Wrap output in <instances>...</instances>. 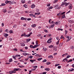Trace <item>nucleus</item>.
<instances>
[{
	"label": "nucleus",
	"instance_id": "1",
	"mask_svg": "<svg viewBox=\"0 0 74 74\" xmlns=\"http://www.w3.org/2000/svg\"><path fill=\"white\" fill-rule=\"evenodd\" d=\"M62 4L61 5H65V7H66V6H67L69 4V3H67L66 2H62Z\"/></svg>",
	"mask_w": 74,
	"mask_h": 74
},
{
	"label": "nucleus",
	"instance_id": "2",
	"mask_svg": "<svg viewBox=\"0 0 74 74\" xmlns=\"http://www.w3.org/2000/svg\"><path fill=\"white\" fill-rule=\"evenodd\" d=\"M52 38H50L49 40L47 41V43L48 44H50V43H51V42H52V41H51V40H52Z\"/></svg>",
	"mask_w": 74,
	"mask_h": 74
},
{
	"label": "nucleus",
	"instance_id": "3",
	"mask_svg": "<svg viewBox=\"0 0 74 74\" xmlns=\"http://www.w3.org/2000/svg\"><path fill=\"white\" fill-rule=\"evenodd\" d=\"M16 56H17L18 57H20L21 56V55H18L17 54L15 56H13L12 57L14 59H15V60H16Z\"/></svg>",
	"mask_w": 74,
	"mask_h": 74
},
{
	"label": "nucleus",
	"instance_id": "4",
	"mask_svg": "<svg viewBox=\"0 0 74 74\" xmlns=\"http://www.w3.org/2000/svg\"><path fill=\"white\" fill-rule=\"evenodd\" d=\"M14 71H15V73L16 72V71H19V70H21V69L19 68H16V69H14Z\"/></svg>",
	"mask_w": 74,
	"mask_h": 74
},
{
	"label": "nucleus",
	"instance_id": "5",
	"mask_svg": "<svg viewBox=\"0 0 74 74\" xmlns=\"http://www.w3.org/2000/svg\"><path fill=\"white\" fill-rule=\"evenodd\" d=\"M69 8L70 10H71L72 8H73V6L72 5V4H71L69 5Z\"/></svg>",
	"mask_w": 74,
	"mask_h": 74
},
{
	"label": "nucleus",
	"instance_id": "6",
	"mask_svg": "<svg viewBox=\"0 0 74 74\" xmlns=\"http://www.w3.org/2000/svg\"><path fill=\"white\" fill-rule=\"evenodd\" d=\"M5 3H6V4H7L8 3H9L10 4H12V3H11V1H6Z\"/></svg>",
	"mask_w": 74,
	"mask_h": 74
},
{
	"label": "nucleus",
	"instance_id": "7",
	"mask_svg": "<svg viewBox=\"0 0 74 74\" xmlns=\"http://www.w3.org/2000/svg\"><path fill=\"white\" fill-rule=\"evenodd\" d=\"M9 73L10 74H12V73H15V71H9Z\"/></svg>",
	"mask_w": 74,
	"mask_h": 74
},
{
	"label": "nucleus",
	"instance_id": "8",
	"mask_svg": "<svg viewBox=\"0 0 74 74\" xmlns=\"http://www.w3.org/2000/svg\"><path fill=\"white\" fill-rule=\"evenodd\" d=\"M32 34V32H31L29 33V34L28 35H26V36H27V37H30L31 35Z\"/></svg>",
	"mask_w": 74,
	"mask_h": 74
},
{
	"label": "nucleus",
	"instance_id": "9",
	"mask_svg": "<svg viewBox=\"0 0 74 74\" xmlns=\"http://www.w3.org/2000/svg\"><path fill=\"white\" fill-rule=\"evenodd\" d=\"M31 8H35V5H34V4H32L31 5Z\"/></svg>",
	"mask_w": 74,
	"mask_h": 74
},
{
	"label": "nucleus",
	"instance_id": "10",
	"mask_svg": "<svg viewBox=\"0 0 74 74\" xmlns=\"http://www.w3.org/2000/svg\"><path fill=\"white\" fill-rule=\"evenodd\" d=\"M24 37H27V36H26V33H24L23 34H22L21 35V37H22V36H24Z\"/></svg>",
	"mask_w": 74,
	"mask_h": 74
},
{
	"label": "nucleus",
	"instance_id": "11",
	"mask_svg": "<svg viewBox=\"0 0 74 74\" xmlns=\"http://www.w3.org/2000/svg\"><path fill=\"white\" fill-rule=\"evenodd\" d=\"M74 70V69L73 68L71 69H69L68 70L69 72H70V71H73Z\"/></svg>",
	"mask_w": 74,
	"mask_h": 74
},
{
	"label": "nucleus",
	"instance_id": "12",
	"mask_svg": "<svg viewBox=\"0 0 74 74\" xmlns=\"http://www.w3.org/2000/svg\"><path fill=\"white\" fill-rule=\"evenodd\" d=\"M31 26L32 27H35L36 26V24H34L32 25Z\"/></svg>",
	"mask_w": 74,
	"mask_h": 74
},
{
	"label": "nucleus",
	"instance_id": "13",
	"mask_svg": "<svg viewBox=\"0 0 74 74\" xmlns=\"http://www.w3.org/2000/svg\"><path fill=\"white\" fill-rule=\"evenodd\" d=\"M55 26V24H53V25H52L51 26L49 27V28L50 29H51V28H53V27L54 26Z\"/></svg>",
	"mask_w": 74,
	"mask_h": 74
},
{
	"label": "nucleus",
	"instance_id": "14",
	"mask_svg": "<svg viewBox=\"0 0 74 74\" xmlns=\"http://www.w3.org/2000/svg\"><path fill=\"white\" fill-rule=\"evenodd\" d=\"M7 36H8V34H5L4 35V37L7 38Z\"/></svg>",
	"mask_w": 74,
	"mask_h": 74
},
{
	"label": "nucleus",
	"instance_id": "15",
	"mask_svg": "<svg viewBox=\"0 0 74 74\" xmlns=\"http://www.w3.org/2000/svg\"><path fill=\"white\" fill-rule=\"evenodd\" d=\"M40 12L35 13V15H40Z\"/></svg>",
	"mask_w": 74,
	"mask_h": 74
},
{
	"label": "nucleus",
	"instance_id": "16",
	"mask_svg": "<svg viewBox=\"0 0 74 74\" xmlns=\"http://www.w3.org/2000/svg\"><path fill=\"white\" fill-rule=\"evenodd\" d=\"M30 47L31 48H33L34 49L35 48V47H34V46H33V45H30Z\"/></svg>",
	"mask_w": 74,
	"mask_h": 74
},
{
	"label": "nucleus",
	"instance_id": "17",
	"mask_svg": "<svg viewBox=\"0 0 74 74\" xmlns=\"http://www.w3.org/2000/svg\"><path fill=\"white\" fill-rule=\"evenodd\" d=\"M3 12L4 13L6 12H7V10L5 9H4L3 10Z\"/></svg>",
	"mask_w": 74,
	"mask_h": 74
},
{
	"label": "nucleus",
	"instance_id": "18",
	"mask_svg": "<svg viewBox=\"0 0 74 74\" xmlns=\"http://www.w3.org/2000/svg\"><path fill=\"white\" fill-rule=\"evenodd\" d=\"M67 38H68V40H71V37H69V36H67Z\"/></svg>",
	"mask_w": 74,
	"mask_h": 74
},
{
	"label": "nucleus",
	"instance_id": "19",
	"mask_svg": "<svg viewBox=\"0 0 74 74\" xmlns=\"http://www.w3.org/2000/svg\"><path fill=\"white\" fill-rule=\"evenodd\" d=\"M49 58H51V59H52L53 58V56H48Z\"/></svg>",
	"mask_w": 74,
	"mask_h": 74
},
{
	"label": "nucleus",
	"instance_id": "20",
	"mask_svg": "<svg viewBox=\"0 0 74 74\" xmlns=\"http://www.w3.org/2000/svg\"><path fill=\"white\" fill-rule=\"evenodd\" d=\"M12 62V58L10 59L9 61V62Z\"/></svg>",
	"mask_w": 74,
	"mask_h": 74
},
{
	"label": "nucleus",
	"instance_id": "21",
	"mask_svg": "<svg viewBox=\"0 0 74 74\" xmlns=\"http://www.w3.org/2000/svg\"><path fill=\"white\" fill-rule=\"evenodd\" d=\"M49 68H47L45 69V70L46 71H49Z\"/></svg>",
	"mask_w": 74,
	"mask_h": 74
},
{
	"label": "nucleus",
	"instance_id": "22",
	"mask_svg": "<svg viewBox=\"0 0 74 74\" xmlns=\"http://www.w3.org/2000/svg\"><path fill=\"white\" fill-rule=\"evenodd\" d=\"M58 5H56L55 6H54V7H55V9H58Z\"/></svg>",
	"mask_w": 74,
	"mask_h": 74
},
{
	"label": "nucleus",
	"instance_id": "23",
	"mask_svg": "<svg viewBox=\"0 0 74 74\" xmlns=\"http://www.w3.org/2000/svg\"><path fill=\"white\" fill-rule=\"evenodd\" d=\"M49 48H53V45H51L50 46H49Z\"/></svg>",
	"mask_w": 74,
	"mask_h": 74
},
{
	"label": "nucleus",
	"instance_id": "24",
	"mask_svg": "<svg viewBox=\"0 0 74 74\" xmlns=\"http://www.w3.org/2000/svg\"><path fill=\"white\" fill-rule=\"evenodd\" d=\"M26 19H25V18L23 17H22L21 18V20H26Z\"/></svg>",
	"mask_w": 74,
	"mask_h": 74
},
{
	"label": "nucleus",
	"instance_id": "25",
	"mask_svg": "<svg viewBox=\"0 0 74 74\" xmlns=\"http://www.w3.org/2000/svg\"><path fill=\"white\" fill-rule=\"evenodd\" d=\"M65 18V15H62V16L61 17V18L62 19H64V18Z\"/></svg>",
	"mask_w": 74,
	"mask_h": 74
},
{
	"label": "nucleus",
	"instance_id": "26",
	"mask_svg": "<svg viewBox=\"0 0 74 74\" xmlns=\"http://www.w3.org/2000/svg\"><path fill=\"white\" fill-rule=\"evenodd\" d=\"M57 16H60H60H61V14H60V13H59L58 14H57Z\"/></svg>",
	"mask_w": 74,
	"mask_h": 74
},
{
	"label": "nucleus",
	"instance_id": "27",
	"mask_svg": "<svg viewBox=\"0 0 74 74\" xmlns=\"http://www.w3.org/2000/svg\"><path fill=\"white\" fill-rule=\"evenodd\" d=\"M21 1L22 3H25V0H22Z\"/></svg>",
	"mask_w": 74,
	"mask_h": 74
},
{
	"label": "nucleus",
	"instance_id": "28",
	"mask_svg": "<svg viewBox=\"0 0 74 74\" xmlns=\"http://www.w3.org/2000/svg\"><path fill=\"white\" fill-rule=\"evenodd\" d=\"M51 64V62H47L46 63V64H47V65H49V64Z\"/></svg>",
	"mask_w": 74,
	"mask_h": 74
},
{
	"label": "nucleus",
	"instance_id": "29",
	"mask_svg": "<svg viewBox=\"0 0 74 74\" xmlns=\"http://www.w3.org/2000/svg\"><path fill=\"white\" fill-rule=\"evenodd\" d=\"M29 61H30L31 62H32V63H33V62H35L36 61V60H29Z\"/></svg>",
	"mask_w": 74,
	"mask_h": 74
},
{
	"label": "nucleus",
	"instance_id": "30",
	"mask_svg": "<svg viewBox=\"0 0 74 74\" xmlns=\"http://www.w3.org/2000/svg\"><path fill=\"white\" fill-rule=\"evenodd\" d=\"M31 40V39H27L26 41H27V42H29Z\"/></svg>",
	"mask_w": 74,
	"mask_h": 74
},
{
	"label": "nucleus",
	"instance_id": "31",
	"mask_svg": "<svg viewBox=\"0 0 74 74\" xmlns=\"http://www.w3.org/2000/svg\"><path fill=\"white\" fill-rule=\"evenodd\" d=\"M73 62V60L72 59H70L69 61L67 62V63H69V62Z\"/></svg>",
	"mask_w": 74,
	"mask_h": 74
},
{
	"label": "nucleus",
	"instance_id": "32",
	"mask_svg": "<svg viewBox=\"0 0 74 74\" xmlns=\"http://www.w3.org/2000/svg\"><path fill=\"white\" fill-rule=\"evenodd\" d=\"M57 30L58 31L61 30V31H62L63 30V29H60V28H58L57 29Z\"/></svg>",
	"mask_w": 74,
	"mask_h": 74
},
{
	"label": "nucleus",
	"instance_id": "33",
	"mask_svg": "<svg viewBox=\"0 0 74 74\" xmlns=\"http://www.w3.org/2000/svg\"><path fill=\"white\" fill-rule=\"evenodd\" d=\"M59 22V21H57L56 22H55L54 23L55 24H56V25H58V22Z\"/></svg>",
	"mask_w": 74,
	"mask_h": 74
},
{
	"label": "nucleus",
	"instance_id": "34",
	"mask_svg": "<svg viewBox=\"0 0 74 74\" xmlns=\"http://www.w3.org/2000/svg\"><path fill=\"white\" fill-rule=\"evenodd\" d=\"M60 40V39H59V40H58V42H56V44L58 45L59 44V41Z\"/></svg>",
	"mask_w": 74,
	"mask_h": 74
},
{
	"label": "nucleus",
	"instance_id": "35",
	"mask_svg": "<svg viewBox=\"0 0 74 74\" xmlns=\"http://www.w3.org/2000/svg\"><path fill=\"white\" fill-rule=\"evenodd\" d=\"M18 67H20V68H23V67H24V66L23 65L19 66Z\"/></svg>",
	"mask_w": 74,
	"mask_h": 74
},
{
	"label": "nucleus",
	"instance_id": "36",
	"mask_svg": "<svg viewBox=\"0 0 74 74\" xmlns=\"http://www.w3.org/2000/svg\"><path fill=\"white\" fill-rule=\"evenodd\" d=\"M42 58H38L37 60H38L39 61L40 60H41V59H42Z\"/></svg>",
	"mask_w": 74,
	"mask_h": 74
},
{
	"label": "nucleus",
	"instance_id": "37",
	"mask_svg": "<svg viewBox=\"0 0 74 74\" xmlns=\"http://www.w3.org/2000/svg\"><path fill=\"white\" fill-rule=\"evenodd\" d=\"M25 45V44L23 43L22 44H21V46L22 47H23Z\"/></svg>",
	"mask_w": 74,
	"mask_h": 74
},
{
	"label": "nucleus",
	"instance_id": "38",
	"mask_svg": "<svg viewBox=\"0 0 74 74\" xmlns=\"http://www.w3.org/2000/svg\"><path fill=\"white\" fill-rule=\"evenodd\" d=\"M70 57H71V56L70 55L68 56H66V58L68 59V58H69Z\"/></svg>",
	"mask_w": 74,
	"mask_h": 74
},
{
	"label": "nucleus",
	"instance_id": "39",
	"mask_svg": "<svg viewBox=\"0 0 74 74\" xmlns=\"http://www.w3.org/2000/svg\"><path fill=\"white\" fill-rule=\"evenodd\" d=\"M63 61H64V60H66V61H67V60H67V58H65V59H64L63 60Z\"/></svg>",
	"mask_w": 74,
	"mask_h": 74
},
{
	"label": "nucleus",
	"instance_id": "40",
	"mask_svg": "<svg viewBox=\"0 0 74 74\" xmlns=\"http://www.w3.org/2000/svg\"><path fill=\"white\" fill-rule=\"evenodd\" d=\"M47 62V60L45 59L43 60V61H42V62Z\"/></svg>",
	"mask_w": 74,
	"mask_h": 74
},
{
	"label": "nucleus",
	"instance_id": "41",
	"mask_svg": "<svg viewBox=\"0 0 74 74\" xmlns=\"http://www.w3.org/2000/svg\"><path fill=\"white\" fill-rule=\"evenodd\" d=\"M43 49L44 50V51H47V49L45 48V49Z\"/></svg>",
	"mask_w": 74,
	"mask_h": 74
},
{
	"label": "nucleus",
	"instance_id": "42",
	"mask_svg": "<svg viewBox=\"0 0 74 74\" xmlns=\"http://www.w3.org/2000/svg\"><path fill=\"white\" fill-rule=\"evenodd\" d=\"M69 22H70V23H71L73 22L74 21H72V20H70L69 21Z\"/></svg>",
	"mask_w": 74,
	"mask_h": 74
},
{
	"label": "nucleus",
	"instance_id": "43",
	"mask_svg": "<svg viewBox=\"0 0 74 74\" xmlns=\"http://www.w3.org/2000/svg\"><path fill=\"white\" fill-rule=\"evenodd\" d=\"M65 13V12H63L61 14V16H62V15H63V14H64Z\"/></svg>",
	"mask_w": 74,
	"mask_h": 74
},
{
	"label": "nucleus",
	"instance_id": "44",
	"mask_svg": "<svg viewBox=\"0 0 74 74\" xmlns=\"http://www.w3.org/2000/svg\"><path fill=\"white\" fill-rule=\"evenodd\" d=\"M44 31L45 33H48V30H46V29H45Z\"/></svg>",
	"mask_w": 74,
	"mask_h": 74
},
{
	"label": "nucleus",
	"instance_id": "45",
	"mask_svg": "<svg viewBox=\"0 0 74 74\" xmlns=\"http://www.w3.org/2000/svg\"><path fill=\"white\" fill-rule=\"evenodd\" d=\"M74 46H71V47L70 49H74Z\"/></svg>",
	"mask_w": 74,
	"mask_h": 74
},
{
	"label": "nucleus",
	"instance_id": "46",
	"mask_svg": "<svg viewBox=\"0 0 74 74\" xmlns=\"http://www.w3.org/2000/svg\"><path fill=\"white\" fill-rule=\"evenodd\" d=\"M27 21H30V20H32V19H31V18H27Z\"/></svg>",
	"mask_w": 74,
	"mask_h": 74
},
{
	"label": "nucleus",
	"instance_id": "47",
	"mask_svg": "<svg viewBox=\"0 0 74 74\" xmlns=\"http://www.w3.org/2000/svg\"><path fill=\"white\" fill-rule=\"evenodd\" d=\"M2 6H4V5H5V3H2Z\"/></svg>",
	"mask_w": 74,
	"mask_h": 74
},
{
	"label": "nucleus",
	"instance_id": "48",
	"mask_svg": "<svg viewBox=\"0 0 74 74\" xmlns=\"http://www.w3.org/2000/svg\"><path fill=\"white\" fill-rule=\"evenodd\" d=\"M5 32L7 33H8V32H9V31H8V29H6Z\"/></svg>",
	"mask_w": 74,
	"mask_h": 74
},
{
	"label": "nucleus",
	"instance_id": "49",
	"mask_svg": "<svg viewBox=\"0 0 74 74\" xmlns=\"http://www.w3.org/2000/svg\"><path fill=\"white\" fill-rule=\"evenodd\" d=\"M65 34H67V33L68 32V31L67 30H65Z\"/></svg>",
	"mask_w": 74,
	"mask_h": 74
},
{
	"label": "nucleus",
	"instance_id": "50",
	"mask_svg": "<svg viewBox=\"0 0 74 74\" xmlns=\"http://www.w3.org/2000/svg\"><path fill=\"white\" fill-rule=\"evenodd\" d=\"M23 6L24 7H25V8H27V5H24Z\"/></svg>",
	"mask_w": 74,
	"mask_h": 74
},
{
	"label": "nucleus",
	"instance_id": "51",
	"mask_svg": "<svg viewBox=\"0 0 74 74\" xmlns=\"http://www.w3.org/2000/svg\"><path fill=\"white\" fill-rule=\"evenodd\" d=\"M33 14H29V16H33Z\"/></svg>",
	"mask_w": 74,
	"mask_h": 74
},
{
	"label": "nucleus",
	"instance_id": "52",
	"mask_svg": "<svg viewBox=\"0 0 74 74\" xmlns=\"http://www.w3.org/2000/svg\"><path fill=\"white\" fill-rule=\"evenodd\" d=\"M9 32L10 33H13V32L11 30L9 31Z\"/></svg>",
	"mask_w": 74,
	"mask_h": 74
},
{
	"label": "nucleus",
	"instance_id": "53",
	"mask_svg": "<svg viewBox=\"0 0 74 74\" xmlns=\"http://www.w3.org/2000/svg\"><path fill=\"white\" fill-rule=\"evenodd\" d=\"M14 51H18V49H17L15 48L14 49Z\"/></svg>",
	"mask_w": 74,
	"mask_h": 74
},
{
	"label": "nucleus",
	"instance_id": "54",
	"mask_svg": "<svg viewBox=\"0 0 74 74\" xmlns=\"http://www.w3.org/2000/svg\"><path fill=\"white\" fill-rule=\"evenodd\" d=\"M29 58L30 59H32L33 58V56H30L29 57Z\"/></svg>",
	"mask_w": 74,
	"mask_h": 74
},
{
	"label": "nucleus",
	"instance_id": "55",
	"mask_svg": "<svg viewBox=\"0 0 74 74\" xmlns=\"http://www.w3.org/2000/svg\"><path fill=\"white\" fill-rule=\"evenodd\" d=\"M9 40H10L11 41L12 40V38H11V37H10L9 38Z\"/></svg>",
	"mask_w": 74,
	"mask_h": 74
},
{
	"label": "nucleus",
	"instance_id": "56",
	"mask_svg": "<svg viewBox=\"0 0 74 74\" xmlns=\"http://www.w3.org/2000/svg\"><path fill=\"white\" fill-rule=\"evenodd\" d=\"M62 45H63V43H60L59 45L60 46V47H62Z\"/></svg>",
	"mask_w": 74,
	"mask_h": 74
},
{
	"label": "nucleus",
	"instance_id": "57",
	"mask_svg": "<svg viewBox=\"0 0 74 74\" xmlns=\"http://www.w3.org/2000/svg\"><path fill=\"white\" fill-rule=\"evenodd\" d=\"M1 25H2V27H3V26H4V23H2Z\"/></svg>",
	"mask_w": 74,
	"mask_h": 74
},
{
	"label": "nucleus",
	"instance_id": "58",
	"mask_svg": "<svg viewBox=\"0 0 74 74\" xmlns=\"http://www.w3.org/2000/svg\"><path fill=\"white\" fill-rule=\"evenodd\" d=\"M58 69H61V66H58Z\"/></svg>",
	"mask_w": 74,
	"mask_h": 74
},
{
	"label": "nucleus",
	"instance_id": "59",
	"mask_svg": "<svg viewBox=\"0 0 74 74\" xmlns=\"http://www.w3.org/2000/svg\"><path fill=\"white\" fill-rule=\"evenodd\" d=\"M47 6H48V7H49V6H50V4H47Z\"/></svg>",
	"mask_w": 74,
	"mask_h": 74
},
{
	"label": "nucleus",
	"instance_id": "60",
	"mask_svg": "<svg viewBox=\"0 0 74 74\" xmlns=\"http://www.w3.org/2000/svg\"><path fill=\"white\" fill-rule=\"evenodd\" d=\"M33 67H34V68H37V66H33Z\"/></svg>",
	"mask_w": 74,
	"mask_h": 74
},
{
	"label": "nucleus",
	"instance_id": "61",
	"mask_svg": "<svg viewBox=\"0 0 74 74\" xmlns=\"http://www.w3.org/2000/svg\"><path fill=\"white\" fill-rule=\"evenodd\" d=\"M41 36V34H39V35H37L38 37H40V36Z\"/></svg>",
	"mask_w": 74,
	"mask_h": 74
},
{
	"label": "nucleus",
	"instance_id": "62",
	"mask_svg": "<svg viewBox=\"0 0 74 74\" xmlns=\"http://www.w3.org/2000/svg\"><path fill=\"white\" fill-rule=\"evenodd\" d=\"M51 21H52V19H50V20H49V22L50 23H51Z\"/></svg>",
	"mask_w": 74,
	"mask_h": 74
},
{
	"label": "nucleus",
	"instance_id": "63",
	"mask_svg": "<svg viewBox=\"0 0 74 74\" xmlns=\"http://www.w3.org/2000/svg\"><path fill=\"white\" fill-rule=\"evenodd\" d=\"M54 51H57V49H54Z\"/></svg>",
	"mask_w": 74,
	"mask_h": 74
},
{
	"label": "nucleus",
	"instance_id": "64",
	"mask_svg": "<svg viewBox=\"0 0 74 74\" xmlns=\"http://www.w3.org/2000/svg\"><path fill=\"white\" fill-rule=\"evenodd\" d=\"M32 16L33 17H34V18H35V17H36V15L33 14V15H32Z\"/></svg>",
	"mask_w": 74,
	"mask_h": 74
}]
</instances>
